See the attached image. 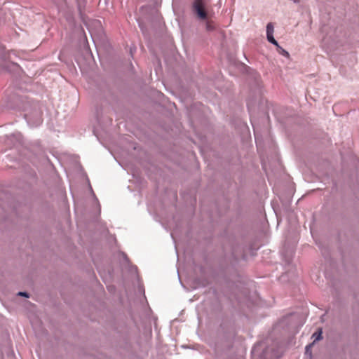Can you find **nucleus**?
Listing matches in <instances>:
<instances>
[{
  "mask_svg": "<svg viewBox=\"0 0 359 359\" xmlns=\"http://www.w3.org/2000/svg\"><path fill=\"white\" fill-rule=\"evenodd\" d=\"M276 47H277L278 52L280 55H283V56H285V57H287V58H289V57H290V54H289V53H288L286 50L283 49V48L281 46H280L279 45H278V46H276Z\"/></svg>",
  "mask_w": 359,
  "mask_h": 359,
  "instance_id": "obj_5",
  "label": "nucleus"
},
{
  "mask_svg": "<svg viewBox=\"0 0 359 359\" xmlns=\"http://www.w3.org/2000/svg\"><path fill=\"white\" fill-rule=\"evenodd\" d=\"M274 32V27L272 22H269L266 25V35L273 34Z\"/></svg>",
  "mask_w": 359,
  "mask_h": 359,
  "instance_id": "obj_4",
  "label": "nucleus"
},
{
  "mask_svg": "<svg viewBox=\"0 0 359 359\" xmlns=\"http://www.w3.org/2000/svg\"><path fill=\"white\" fill-rule=\"evenodd\" d=\"M322 330L318 329V331L314 332L312 335V338L313 339V344L316 343V341L320 340L322 339Z\"/></svg>",
  "mask_w": 359,
  "mask_h": 359,
  "instance_id": "obj_3",
  "label": "nucleus"
},
{
  "mask_svg": "<svg viewBox=\"0 0 359 359\" xmlns=\"http://www.w3.org/2000/svg\"><path fill=\"white\" fill-rule=\"evenodd\" d=\"M205 6L204 0H194L193 2V9L200 20H205L207 18L208 15L205 11Z\"/></svg>",
  "mask_w": 359,
  "mask_h": 359,
  "instance_id": "obj_1",
  "label": "nucleus"
},
{
  "mask_svg": "<svg viewBox=\"0 0 359 359\" xmlns=\"http://www.w3.org/2000/svg\"><path fill=\"white\" fill-rule=\"evenodd\" d=\"M313 344L311 343V344H309V345H307L306 346L305 349H306V354H309L310 355H311V346H313Z\"/></svg>",
  "mask_w": 359,
  "mask_h": 359,
  "instance_id": "obj_7",
  "label": "nucleus"
},
{
  "mask_svg": "<svg viewBox=\"0 0 359 359\" xmlns=\"http://www.w3.org/2000/svg\"><path fill=\"white\" fill-rule=\"evenodd\" d=\"M18 296H21V297H27L28 298L29 297V294L26 292H19L18 293Z\"/></svg>",
  "mask_w": 359,
  "mask_h": 359,
  "instance_id": "obj_8",
  "label": "nucleus"
},
{
  "mask_svg": "<svg viewBox=\"0 0 359 359\" xmlns=\"http://www.w3.org/2000/svg\"><path fill=\"white\" fill-rule=\"evenodd\" d=\"M266 38H267V40L269 42L271 43L272 44L275 45L276 46H278V43L274 39L273 34L266 35Z\"/></svg>",
  "mask_w": 359,
  "mask_h": 359,
  "instance_id": "obj_6",
  "label": "nucleus"
},
{
  "mask_svg": "<svg viewBox=\"0 0 359 359\" xmlns=\"http://www.w3.org/2000/svg\"><path fill=\"white\" fill-rule=\"evenodd\" d=\"M25 117L27 120V122L31 124L32 126H37L40 125L42 122L41 115L40 113L36 112V120L32 121V117L30 115H25Z\"/></svg>",
  "mask_w": 359,
  "mask_h": 359,
  "instance_id": "obj_2",
  "label": "nucleus"
},
{
  "mask_svg": "<svg viewBox=\"0 0 359 359\" xmlns=\"http://www.w3.org/2000/svg\"><path fill=\"white\" fill-rule=\"evenodd\" d=\"M206 28H207L208 30H212V27L209 24H207Z\"/></svg>",
  "mask_w": 359,
  "mask_h": 359,
  "instance_id": "obj_9",
  "label": "nucleus"
}]
</instances>
